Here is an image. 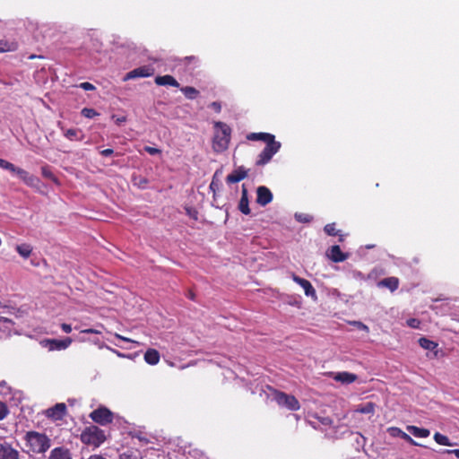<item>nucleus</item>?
Instances as JSON below:
<instances>
[{
    "label": "nucleus",
    "mask_w": 459,
    "mask_h": 459,
    "mask_svg": "<svg viewBox=\"0 0 459 459\" xmlns=\"http://www.w3.org/2000/svg\"><path fill=\"white\" fill-rule=\"evenodd\" d=\"M351 324L359 330L366 331L367 333L369 331L368 327L360 321H352Z\"/></svg>",
    "instance_id": "40"
},
{
    "label": "nucleus",
    "mask_w": 459,
    "mask_h": 459,
    "mask_svg": "<svg viewBox=\"0 0 459 459\" xmlns=\"http://www.w3.org/2000/svg\"><path fill=\"white\" fill-rule=\"evenodd\" d=\"M273 400L281 407L290 411H298L300 404L294 395L285 394L281 391L273 389Z\"/></svg>",
    "instance_id": "6"
},
{
    "label": "nucleus",
    "mask_w": 459,
    "mask_h": 459,
    "mask_svg": "<svg viewBox=\"0 0 459 459\" xmlns=\"http://www.w3.org/2000/svg\"><path fill=\"white\" fill-rule=\"evenodd\" d=\"M155 83L160 86H172V87H179L178 82L169 74L166 75H159L155 77Z\"/></svg>",
    "instance_id": "18"
},
{
    "label": "nucleus",
    "mask_w": 459,
    "mask_h": 459,
    "mask_svg": "<svg viewBox=\"0 0 459 459\" xmlns=\"http://www.w3.org/2000/svg\"><path fill=\"white\" fill-rule=\"evenodd\" d=\"M419 344L421 348L433 351L437 348V343L425 337L419 339Z\"/></svg>",
    "instance_id": "27"
},
{
    "label": "nucleus",
    "mask_w": 459,
    "mask_h": 459,
    "mask_svg": "<svg viewBox=\"0 0 459 459\" xmlns=\"http://www.w3.org/2000/svg\"><path fill=\"white\" fill-rule=\"evenodd\" d=\"M187 297H188L190 299L195 300V292H194V291H192V290H188Z\"/></svg>",
    "instance_id": "51"
},
{
    "label": "nucleus",
    "mask_w": 459,
    "mask_h": 459,
    "mask_svg": "<svg viewBox=\"0 0 459 459\" xmlns=\"http://www.w3.org/2000/svg\"><path fill=\"white\" fill-rule=\"evenodd\" d=\"M17 48V44L13 42H9L7 40L2 39L0 40V53L14 51Z\"/></svg>",
    "instance_id": "30"
},
{
    "label": "nucleus",
    "mask_w": 459,
    "mask_h": 459,
    "mask_svg": "<svg viewBox=\"0 0 459 459\" xmlns=\"http://www.w3.org/2000/svg\"><path fill=\"white\" fill-rule=\"evenodd\" d=\"M81 333H82L101 334V331H100L98 329H94V328L83 329V330L81 331Z\"/></svg>",
    "instance_id": "45"
},
{
    "label": "nucleus",
    "mask_w": 459,
    "mask_h": 459,
    "mask_svg": "<svg viewBox=\"0 0 459 459\" xmlns=\"http://www.w3.org/2000/svg\"><path fill=\"white\" fill-rule=\"evenodd\" d=\"M154 71L155 70L152 65H143L127 73L124 78V81H128L135 78L150 77L154 74Z\"/></svg>",
    "instance_id": "9"
},
{
    "label": "nucleus",
    "mask_w": 459,
    "mask_h": 459,
    "mask_svg": "<svg viewBox=\"0 0 459 459\" xmlns=\"http://www.w3.org/2000/svg\"><path fill=\"white\" fill-rule=\"evenodd\" d=\"M446 454H454L459 459V449L445 450Z\"/></svg>",
    "instance_id": "50"
},
{
    "label": "nucleus",
    "mask_w": 459,
    "mask_h": 459,
    "mask_svg": "<svg viewBox=\"0 0 459 459\" xmlns=\"http://www.w3.org/2000/svg\"><path fill=\"white\" fill-rule=\"evenodd\" d=\"M112 118L115 120V123L117 126H120L121 124H123L126 121V117H125V116L117 117L116 116H112Z\"/></svg>",
    "instance_id": "44"
},
{
    "label": "nucleus",
    "mask_w": 459,
    "mask_h": 459,
    "mask_svg": "<svg viewBox=\"0 0 459 459\" xmlns=\"http://www.w3.org/2000/svg\"><path fill=\"white\" fill-rule=\"evenodd\" d=\"M82 115L87 118H93L99 116V113L91 108H83L81 111Z\"/></svg>",
    "instance_id": "33"
},
{
    "label": "nucleus",
    "mask_w": 459,
    "mask_h": 459,
    "mask_svg": "<svg viewBox=\"0 0 459 459\" xmlns=\"http://www.w3.org/2000/svg\"><path fill=\"white\" fill-rule=\"evenodd\" d=\"M248 204H249V202H248V196H247V190L245 187V186H243L242 192H241V198L238 203V209L242 213H244L246 215H248L251 212Z\"/></svg>",
    "instance_id": "20"
},
{
    "label": "nucleus",
    "mask_w": 459,
    "mask_h": 459,
    "mask_svg": "<svg viewBox=\"0 0 459 459\" xmlns=\"http://www.w3.org/2000/svg\"><path fill=\"white\" fill-rule=\"evenodd\" d=\"M287 303L292 307H296L300 308L302 306V301L300 297H290Z\"/></svg>",
    "instance_id": "36"
},
{
    "label": "nucleus",
    "mask_w": 459,
    "mask_h": 459,
    "mask_svg": "<svg viewBox=\"0 0 459 459\" xmlns=\"http://www.w3.org/2000/svg\"><path fill=\"white\" fill-rule=\"evenodd\" d=\"M316 419L319 420V422L323 425H331L333 423V420L329 417H316Z\"/></svg>",
    "instance_id": "43"
},
{
    "label": "nucleus",
    "mask_w": 459,
    "mask_h": 459,
    "mask_svg": "<svg viewBox=\"0 0 459 459\" xmlns=\"http://www.w3.org/2000/svg\"><path fill=\"white\" fill-rule=\"evenodd\" d=\"M116 336H117V338L121 339L123 341L130 342V340L128 338L123 337V336H121L119 334H116Z\"/></svg>",
    "instance_id": "53"
},
{
    "label": "nucleus",
    "mask_w": 459,
    "mask_h": 459,
    "mask_svg": "<svg viewBox=\"0 0 459 459\" xmlns=\"http://www.w3.org/2000/svg\"><path fill=\"white\" fill-rule=\"evenodd\" d=\"M324 230L329 236H338L340 242L344 240V235L342 234L340 230L336 229V224L334 222L326 224L324 228Z\"/></svg>",
    "instance_id": "25"
},
{
    "label": "nucleus",
    "mask_w": 459,
    "mask_h": 459,
    "mask_svg": "<svg viewBox=\"0 0 459 459\" xmlns=\"http://www.w3.org/2000/svg\"><path fill=\"white\" fill-rule=\"evenodd\" d=\"M388 432L392 437H401L402 439L405 440L406 442L410 443L412 446H420L419 443H417L414 439L411 438L410 435L403 432L401 429L396 427H392L388 429Z\"/></svg>",
    "instance_id": "17"
},
{
    "label": "nucleus",
    "mask_w": 459,
    "mask_h": 459,
    "mask_svg": "<svg viewBox=\"0 0 459 459\" xmlns=\"http://www.w3.org/2000/svg\"><path fill=\"white\" fill-rule=\"evenodd\" d=\"M64 135L70 141H82L84 137L82 130L77 128L65 130Z\"/></svg>",
    "instance_id": "22"
},
{
    "label": "nucleus",
    "mask_w": 459,
    "mask_h": 459,
    "mask_svg": "<svg viewBox=\"0 0 459 459\" xmlns=\"http://www.w3.org/2000/svg\"><path fill=\"white\" fill-rule=\"evenodd\" d=\"M113 152H114L113 149H105L100 152V154L102 156L108 157V156H110L111 154H113Z\"/></svg>",
    "instance_id": "48"
},
{
    "label": "nucleus",
    "mask_w": 459,
    "mask_h": 459,
    "mask_svg": "<svg viewBox=\"0 0 459 459\" xmlns=\"http://www.w3.org/2000/svg\"><path fill=\"white\" fill-rule=\"evenodd\" d=\"M333 379L336 382H340L343 385H348L354 382L357 378L356 375H333Z\"/></svg>",
    "instance_id": "28"
},
{
    "label": "nucleus",
    "mask_w": 459,
    "mask_h": 459,
    "mask_svg": "<svg viewBox=\"0 0 459 459\" xmlns=\"http://www.w3.org/2000/svg\"><path fill=\"white\" fill-rule=\"evenodd\" d=\"M406 429L411 435L416 437H427L430 434V431L428 429L419 428L412 425H408Z\"/></svg>",
    "instance_id": "24"
},
{
    "label": "nucleus",
    "mask_w": 459,
    "mask_h": 459,
    "mask_svg": "<svg viewBox=\"0 0 459 459\" xmlns=\"http://www.w3.org/2000/svg\"><path fill=\"white\" fill-rule=\"evenodd\" d=\"M25 440L30 450L37 454L45 453L50 447L51 443L50 438L47 435L36 431L27 432Z\"/></svg>",
    "instance_id": "4"
},
{
    "label": "nucleus",
    "mask_w": 459,
    "mask_h": 459,
    "mask_svg": "<svg viewBox=\"0 0 459 459\" xmlns=\"http://www.w3.org/2000/svg\"><path fill=\"white\" fill-rule=\"evenodd\" d=\"M0 459H19V452L4 442L0 445Z\"/></svg>",
    "instance_id": "14"
},
{
    "label": "nucleus",
    "mask_w": 459,
    "mask_h": 459,
    "mask_svg": "<svg viewBox=\"0 0 459 459\" xmlns=\"http://www.w3.org/2000/svg\"><path fill=\"white\" fill-rule=\"evenodd\" d=\"M18 254L23 258H29L32 253V247L29 244L17 245L15 247Z\"/></svg>",
    "instance_id": "26"
},
{
    "label": "nucleus",
    "mask_w": 459,
    "mask_h": 459,
    "mask_svg": "<svg viewBox=\"0 0 459 459\" xmlns=\"http://www.w3.org/2000/svg\"><path fill=\"white\" fill-rule=\"evenodd\" d=\"M328 257L334 263L345 261L349 255L343 253L338 245L332 246L327 251Z\"/></svg>",
    "instance_id": "13"
},
{
    "label": "nucleus",
    "mask_w": 459,
    "mask_h": 459,
    "mask_svg": "<svg viewBox=\"0 0 459 459\" xmlns=\"http://www.w3.org/2000/svg\"><path fill=\"white\" fill-rule=\"evenodd\" d=\"M1 320L6 321L7 319H6V318H4V317H1V318H0V321H1Z\"/></svg>",
    "instance_id": "56"
},
{
    "label": "nucleus",
    "mask_w": 459,
    "mask_h": 459,
    "mask_svg": "<svg viewBox=\"0 0 459 459\" xmlns=\"http://www.w3.org/2000/svg\"><path fill=\"white\" fill-rule=\"evenodd\" d=\"M41 175L45 178L51 180L56 186H60L58 178L53 173L52 169L49 165L46 164L41 167Z\"/></svg>",
    "instance_id": "23"
},
{
    "label": "nucleus",
    "mask_w": 459,
    "mask_h": 459,
    "mask_svg": "<svg viewBox=\"0 0 459 459\" xmlns=\"http://www.w3.org/2000/svg\"><path fill=\"white\" fill-rule=\"evenodd\" d=\"M434 440L437 444L442 445V446H452V443L450 442L449 438L446 436H445L439 432H436L434 434Z\"/></svg>",
    "instance_id": "32"
},
{
    "label": "nucleus",
    "mask_w": 459,
    "mask_h": 459,
    "mask_svg": "<svg viewBox=\"0 0 459 459\" xmlns=\"http://www.w3.org/2000/svg\"><path fill=\"white\" fill-rule=\"evenodd\" d=\"M407 325L411 328L418 329L420 328V321L417 318H410L407 320Z\"/></svg>",
    "instance_id": "39"
},
{
    "label": "nucleus",
    "mask_w": 459,
    "mask_h": 459,
    "mask_svg": "<svg viewBox=\"0 0 459 459\" xmlns=\"http://www.w3.org/2000/svg\"><path fill=\"white\" fill-rule=\"evenodd\" d=\"M375 411V403L369 402L365 403L364 405L359 406L356 409L357 412L363 413V414H370L373 413Z\"/></svg>",
    "instance_id": "31"
},
{
    "label": "nucleus",
    "mask_w": 459,
    "mask_h": 459,
    "mask_svg": "<svg viewBox=\"0 0 459 459\" xmlns=\"http://www.w3.org/2000/svg\"><path fill=\"white\" fill-rule=\"evenodd\" d=\"M247 177V170L243 166H240L238 169H236L235 170H233L232 173L229 174L226 177V182L228 184L238 183V182L243 180L244 178H246Z\"/></svg>",
    "instance_id": "15"
},
{
    "label": "nucleus",
    "mask_w": 459,
    "mask_h": 459,
    "mask_svg": "<svg viewBox=\"0 0 459 459\" xmlns=\"http://www.w3.org/2000/svg\"><path fill=\"white\" fill-rule=\"evenodd\" d=\"M160 352L155 349H148L144 353V360L150 365H156L160 361Z\"/></svg>",
    "instance_id": "21"
},
{
    "label": "nucleus",
    "mask_w": 459,
    "mask_h": 459,
    "mask_svg": "<svg viewBox=\"0 0 459 459\" xmlns=\"http://www.w3.org/2000/svg\"><path fill=\"white\" fill-rule=\"evenodd\" d=\"M247 139L248 141H262L265 143V147L255 160V165L259 167L269 163L281 146V143L275 140V136L270 133H250L247 135Z\"/></svg>",
    "instance_id": "1"
},
{
    "label": "nucleus",
    "mask_w": 459,
    "mask_h": 459,
    "mask_svg": "<svg viewBox=\"0 0 459 459\" xmlns=\"http://www.w3.org/2000/svg\"><path fill=\"white\" fill-rule=\"evenodd\" d=\"M80 88L83 89L84 91H93V90H95V86L92 83L88 82H82L80 84Z\"/></svg>",
    "instance_id": "42"
},
{
    "label": "nucleus",
    "mask_w": 459,
    "mask_h": 459,
    "mask_svg": "<svg viewBox=\"0 0 459 459\" xmlns=\"http://www.w3.org/2000/svg\"><path fill=\"white\" fill-rule=\"evenodd\" d=\"M180 90L188 100H195L199 95V91L192 86L182 87Z\"/></svg>",
    "instance_id": "29"
},
{
    "label": "nucleus",
    "mask_w": 459,
    "mask_h": 459,
    "mask_svg": "<svg viewBox=\"0 0 459 459\" xmlns=\"http://www.w3.org/2000/svg\"><path fill=\"white\" fill-rule=\"evenodd\" d=\"M211 107L216 111V112H221V103L217 102V101H214L211 104Z\"/></svg>",
    "instance_id": "47"
},
{
    "label": "nucleus",
    "mask_w": 459,
    "mask_h": 459,
    "mask_svg": "<svg viewBox=\"0 0 459 459\" xmlns=\"http://www.w3.org/2000/svg\"><path fill=\"white\" fill-rule=\"evenodd\" d=\"M0 168L16 174L28 186L38 188L40 180L34 175L30 174L25 169L16 167L14 164L0 158Z\"/></svg>",
    "instance_id": "3"
},
{
    "label": "nucleus",
    "mask_w": 459,
    "mask_h": 459,
    "mask_svg": "<svg viewBox=\"0 0 459 459\" xmlns=\"http://www.w3.org/2000/svg\"><path fill=\"white\" fill-rule=\"evenodd\" d=\"M58 126H60V128H61L62 130H64V128L61 126V123H60V122L58 123Z\"/></svg>",
    "instance_id": "55"
},
{
    "label": "nucleus",
    "mask_w": 459,
    "mask_h": 459,
    "mask_svg": "<svg viewBox=\"0 0 459 459\" xmlns=\"http://www.w3.org/2000/svg\"><path fill=\"white\" fill-rule=\"evenodd\" d=\"M90 417L94 422L100 425H107L113 420L112 411L103 406L91 411Z\"/></svg>",
    "instance_id": "8"
},
{
    "label": "nucleus",
    "mask_w": 459,
    "mask_h": 459,
    "mask_svg": "<svg viewBox=\"0 0 459 459\" xmlns=\"http://www.w3.org/2000/svg\"><path fill=\"white\" fill-rule=\"evenodd\" d=\"M144 151L151 155H156V154L161 153V151L160 149L154 148L152 146H145Z\"/></svg>",
    "instance_id": "41"
},
{
    "label": "nucleus",
    "mask_w": 459,
    "mask_h": 459,
    "mask_svg": "<svg viewBox=\"0 0 459 459\" xmlns=\"http://www.w3.org/2000/svg\"><path fill=\"white\" fill-rule=\"evenodd\" d=\"M120 459H139V452L128 450L120 455Z\"/></svg>",
    "instance_id": "34"
},
{
    "label": "nucleus",
    "mask_w": 459,
    "mask_h": 459,
    "mask_svg": "<svg viewBox=\"0 0 459 459\" xmlns=\"http://www.w3.org/2000/svg\"><path fill=\"white\" fill-rule=\"evenodd\" d=\"M400 281L397 277L391 276L379 281L377 283L378 288H386L391 292L395 291L399 288Z\"/></svg>",
    "instance_id": "16"
},
{
    "label": "nucleus",
    "mask_w": 459,
    "mask_h": 459,
    "mask_svg": "<svg viewBox=\"0 0 459 459\" xmlns=\"http://www.w3.org/2000/svg\"><path fill=\"white\" fill-rule=\"evenodd\" d=\"M186 213L193 220H198V212L195 208L193 207H186Z\"/></svg>",
    "instance_id": "37"
},
{
    "label": "nucleus",
    "mask_w": 459,
    "mask_h": 459,
    "mask_svg": "<svg viewBox=\"0 0 459 459\" xmlns=\"http://www.w3.org/2000/svg\"><path fill=\"white\" fill-rule=\"evenodd\" d=\"M87 459H106L105 457L101 456V455H91L89 458Z\"/></svg>",
    "instance_id": "52"
},
{
    "label": "nucleus",
    "mask_w": 459,
    "mask_h": 459,
    "mask_svg": "<svg viewBox=\"0 0 459 459\" xmlns=\"http://www.w3.org/2000/svg\"><path fill=\"white\" fill-rule=\"evenodd\" d=\"M295 218L298 221L304 222V223L310 222L313 220V217L311 215L306 214V213H299V214L296 213Z\"/></svg>",
    "instance_id": "35"
},
{
    "label": "nucleus",
    "mask_w": 459,
    "mask_h": 459,
    "mask_svg": "<svg viewBox=\"0 0 459 459\" xmlns=\"http://www.w3.org/2000/svg\"><path fill=\"white\" fill-rule=\"evenodd\" d=\"M215 132L212 138V149L216 152H222L229 147L231 129L223 122L214 123Z\"/></svg>",
    "instance_id": "2"
},
{
    "label": "nucleus",
    "mask_w": 459,
    "mask_h": 459,
    "mask_svg": "<svg viewBox=\"0 0 459 459\" xmlns=\"http://www.w3.org/2000/svg\"><path fill=\"white\" fill-rule=\"evenodd\" d=\"M61 329H62L65 333H71V331H72V326H71V325H69V324L63 323V324H61Z\"/></svg>",
    "instance_id": "46"
},
{
    "label": "nucleus",
    "mask_w": 459,
    "mask_h": 459,
    "mask_svg": "<svg viewBox=\"0 0 459 459\" xmlns=\"http://www.w3.org/2000/svg\"><path fill=\"white\" fill-rule=\"evenodd\" d=\"M48 459H72L69 449L59 446L51 450Z\"/></svg>",
    "instance_id": "19"
},
{
    "label": "nucleus",
    "mask_w": 459,
    "mask_h": 459,
    "mask_svg": "<svg viewBox=\"0 0 459 459\" xmlns=\"http://www.w3.org/2000/svg\"><path fill=\"white\" fill-rule=\"evenodd\" d=\"M292 280L304 290L307 297H310L314 301L317 300L316 291L308 280L301 278L296 274H293Z\"/></svg>",
    "instance_id": "11"
},
{
    "label": "nucleus",
    "mask_w": 459,
    "mask_h": 459,
    "mask_svg": "<svg viewBox=\"0 0 459 459\" xmlns=\"http://www.w3.org/2000/svg\"><path fill=\"white\" fill-rule=\"evenodd\" d=\"M81 440L85 445L98 447L106 440V435L99 427L91 425L82 432Z\"/></svg>",
    "instance_id": "5"
},
{
    "label": "nucleus",
    "mask_w": 459,
    "mask_h": 459,
    "mask_svg": "<svg viewBox=\"0 0 459 459\" xmlns=\"http://www.w3.org/2000/svg\"><path fill=\"white\" fill-rule=\"evenodd\" d=\"M73 340L70 337H66L63 340L58 339H43L40 341L41 347L47 349L48 351H64L67 349Z\"/></svg>",
    "instance_id": "7"
},
{
    "label": "nucleus",
    "mask_w": 459,
    "mask_h": 459,
    "mask_svg": "<svg viewBox=\"0 0 459 459\" xmlns=\"http://www.w3.org/2000/svg\"><path fill=\"white\" fill-rule=\"evenodd\" d=\"M256 202L262 206H265L273 200V194L271 190L264 186H261L256 190Z\"/></svg>",
    "instance_id": "12"
},
{
    "label": "nucleus",
    "mask_w": 459,
    "mask_h": 459,
    "mask_svg": "<svg viewBox=\"0 0 459 459\" xmlns=\"http://www.w3.org/2000/svg\"><path fill=\"white\" fill-rule=\"evenodd\" d=\"M137 184L139 185V186L143 188L148 184V180L146 178H140V180Z\"/></svg>",
    "instance_id": "49"
},
{
    "label": "nucleus",
    "mask_w": 459,
    "mask_h": 459,
    "mask_svg": "<svg viewBox=\"0 0 459 459\" xmlns=\"http://www.w3.org/2000/svg\"><path fill=\"white\" fill-rule=\"evenodd\" d=\"M186 59L194 60V59H195V56H189V57H186Z\"/></svg>",
    "instance_id": "54"
},
{
    "label": "nucleus",
    "mask_w": 459,
    "mask_h": 459,
    "mask_svg": "<svg viewBox=\"0 0 459 459\" xmlns=\"http://www.w3.org/2000/svg\"><path fill=\"white\" fill-rule=\"evenodd\" d=\"M9 414V409L7 405L0 402V420H4Z\"/></svg>",
    "instance_id": "38"
},
{
    "label": "nucleus",
    "mask_w": 459,
    "mask_h": 459,
    "mask_svg": "<svg viewBox=\"0 0 459 459\" xmlns=\"http://www.w3.org/2000/svg\"><path fill=\"white\" fill-rule=\"evenodd\" d=\"M67 408L64 403H59L45 411V415L52 420H61L66 415Z\"/></svg>",
    "instance_id": "10"
}]
</instances>
